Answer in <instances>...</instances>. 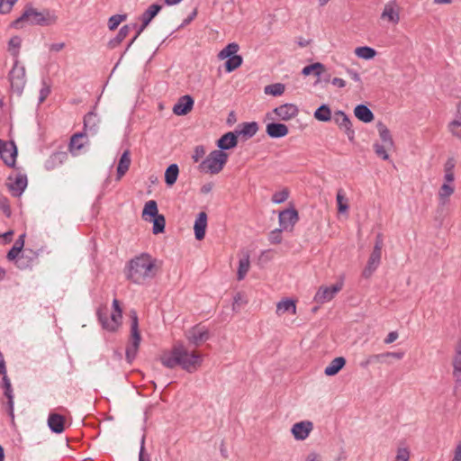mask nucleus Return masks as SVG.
Listing matches in <instances>:
<instances>
[{
    "instance_id": "nucleus-1",
    "label": "nucleus",
    "mask_w": 461,
    "mask_h": 461,
    "mask_svg": "<svg viewBox=\"0 0 461 461\" xmlns=\"http://www.w3.org/2000/svg\"><path fill=\"white\" fill-rule=\"evenodd\" d=\"M161 364L167 367L173 369L180 366L188 373H194L202 366L203 355L189 351L183 342L174 344L170 351H165L159 357Z\"/></svg>"
},
{
    "instance_id": "nucleus-2",
    "label": "nucleus",
    "mask_w": 461,
    "mask_h": 461,
    "mask_svg": "<svg viewBox=\"0 0 461 461\" xmlns=\"http://www.w3.org/2000/svg\"><path fill=\"white\" fill-rule=\"evenodd\" d=\"M156 259L148 253L131 259L126 266V278L134 284H142L156 276Z\"/></svg>"
},
{
    "instance_id": "nucleus-3",
    "label": "nucleus",
    "mask_w": 461,
    "mask_h": 461,
    "mask_svg": "<svg viewBox=\"0 0 461 461\" xmlns=\"http://www.w3.org/2000/svg\"><path fill=\"white\" fill-rule=\"evenodd\" d=\"M27 24L31 26L49 27L55 25L58 22V16L54 10L42 8L41 10L34 7L32 3H27L23 7Z\"/></svg>"
},
{
    "instance_id": "nucleus-4",
    "label": "nucleus",
    "mask_w": 461,
    "mask_h": 461,
    "mask_svg": "<svg viewBox=\"0 0 461 461\" xmlns=\"http://www.w3.org/2000/svg\"><path fill=\"white\" fill-rule=\"evenodd\" d=\"M131 319L130 338L125 350V358L129 364H131L137 357V353L141 342V334L139 328V317L136 310L131 309L129 312Z\"/></svg>"
},
{
    "instance_id": "nucleus-5",
    "label": "nucleus",
    "mask_w": 461,
    "mask_h": 461,
    "mask_svg": "<svg viewBox=\"0 0 461 461\" xmlns=\"http://www.w3.org/2000/svg\"><path fill=\"white\" fill-rule=\"evenodd\" d=\"M229 159V154L222 150L214 149L199 164L200 172L216 175L225 167Z\"/></svg>"
},
{
    "instance_id": "nucleus-6",
    "label": "nucleus",
    "mask_w": 461,
    "mask_h": 461,
    "mask_svg": "<svg viewBox=\"0 0 461 461\" xmlns=\"http://www.w3.org/2000/svg\"><path fill=\"white\" fill-rule=\"evenodd\" d=\"M19 64V59H14L13 68L8 73V79L11 90L21 95L26 84V77L24 66H20Z\"/></svg>"
},
{
    "instance_id": "nucleus-7",
    "label": "nucleus",
    "mask_w": 461,
    "mask_h": 461,
    "mask_svg": "<svg viewBox=\"0 0 461 461\" xmlns=\"http://www.w3.org/2000/svg\"><path fill=\"white\" fill-rule=\"evenodd\" d=\"M18 148L14 140L5 141L0 139V158L4 164L10 168L16 167Z\"/></svg>"
},
{
    "instance_id": "nucleus-8",
    "label": "nucleus",
    "mask_w": 461,
    "mask_h": 461,
    "mask_svg": "<svg viewBox=\"0 0 461 461\" xmlns=\"http://www.w3.org/2000/svg\"><path fill=\"white\" fill-rule=\"evenodd\" d=\"M382 246L383 241L380 239V236L378 235L373 251L371 252L369 258L367 260L366 266L365 267L362 272L363 277L368 279L369 277L372 276V275L379 267L381 263Z\"/></svg>"
},
{
    "instance_id": "nucleus-9",
    "label": "nucleus",
    "mask_w": 461,
    "mask_h": 461,
    "mask_svg": "<svg viewBox=\"0 0 461 461\" xmlns=\"http://www.w3.org/2000/svg\"><path fill=\"white\" fill-rule=\"evenodd\" d=\"M299 219V212L292 203L288 208L279 212V226L286 231H292Z\"/></svg>"
},
{
    "instance_id": "nucleus-10",
    "label": "nucleus",
    "mask_w": 461,
    "mask_h": 461,
    "mask_svg": "<svg viewBox=\"0 0 461 461\" xmlns=\"http://www.w3.org/2000/svg\"><path fill=\"white\" fill-rule=\"evenodd\" d=\"M343 276H340L335 284L330 286H321L314 295V302L324 303L330 302L343 288Z\"/></svg>"
},
{
    "instance_id": "nucleus-11",
    "label": "nucleus",
    "mask_w": 461,
    "mask_h": 461,
    "mask_svg": "<svg viewBox=\"0 0 461 461\" xmlns=\"http://www.w3.org/2000/svg\"><path fill=\"white\" fill-rule=\"evenodd\" d=\"M185 338L190 345L199 347L211 338V333L205 326L196 324L185 332Z\"/></svg>"
},
{
    "instance_id": "nucleus-12",
    "label": "nucleus",
    "mask_w": 461,
    "mask_h": 461,
    "mask_svg": "<svg viewBox=\"0 0 461 461\" xmlns=\"http://www.w3.org/2000/svg\"><path fill=\"white\" fill-rule=\"evenodd\" d=\"M47 424L50 432H64L71 425V420L56 411H50L48 416Z\"/></svg>"
},
{
    "instance_id": "nucleus-13",
    "label": "nucleus",
    "mask_w": 461,
    "mask_h": 461,
    "mask_svg": "<svg viewBox=\"0 0 461 461\" xmlns=\"http://www.w3.org/2000/svg\"><path fill=\"white\" fill-rule=\"evenodd\" d=\"M194 99L190 95H185L178 98L173 106V113L178 116L188 114L194 108Z\"/></svg>"
},
{
    "instance_id": "nucleus-14",
    "label": "nucleus",
    "mask_w": 461,
    "mask_h": 461,
    "mask_svg": "<svg viewBox=\"0 0 461 461\" xmlns=\"http://www.w3.org/2000/svg\"><path fill=\"white\" fill-rule=\"evenodd\" d=\"M258 129L259 126L257 122H245L238 124L234 131L242 141H246L255 136Z\"/></svg>"
},
{
    "instance_id": "nucleus-15",
    "label": "nucleus",
    "mask_w": 461,
    "mask_h": 461,
    "mask_svg": "<svg viewBox=\"0 0 461 461\" xmlns=\"http://www.w3.org/2000/svg\"><path fill=\"white\" fill-rule=\"evenodd\" d=\"M239 137L235 131H227L222 134L217 140L216 146L219 150L226 152V150L233 149L238 146Z\"/></svg>"
},
{
    "instance_id": "nucleus-16",
    "label": "nucleus",
    "mask_w": 461,
    "mask_h": 461,
    "mask_svg": "<svg viewBox=\"0 0 461 461\" xmlns=\"http://www.w3.org/2000/svg\"><path fill=\"white\" fill-rule=\"evenodd\" d=\"M0 375H2L1 386L4 390V395L7 398L8 414L12 418V420H14V393L11 381L6 373L0 374Z\"/></svg>"
},
{
    "instance_id": "nucleus-17",
    "label": "nucleus",
    "mask_w": 461,
    "mask_h": 461,
    "mask_svg": "<svg viewBox=\"0 0 461 461\" xmlns=\"http://www.w3.org/2000/svg\"><path fill=\"white\" fill-rule=\"evenodd\" d=\"M28 185V178L25 174H18L14 182L6 184L14 197H20L25 191Z\"/></svg>"
},
{
    "instance_id": "nucleus-18",
    "label": "nucleus",
    "mask_w": 461,
    "mask_h": 461,
    "mask_svg": "<svg viewBox=\"0 0 461 461\" xmlns=\"http://www.w3.org/2000/svg\"><path fill=\"white\" fill-rule=\"evenodd\" d=\"M273 113L276 114L282 121H289L298 115L299 109L294 104H284L276 107Z\"/></svg>"
},
{
    "instance_id": "nucleus-19",
    "label": "nucleus",
    "mask_w": 461,
    "mask_h": 461,
    "mask_svg": "<svg viewBox=\"0 0 461 461\" xmlns=\"http://www.w3.org/2000/svg\"><path fill=\"white\" fill-rule=\"evenodd\" d=\"M266 133L271 139H279L285 137L289 133V129L285 123L271 122L266 126Z\"/></svg>"
},
{
    "instance_id": "nucleus-20",
    "label": "nucleus",
    "mask_w": 461,
    "mask_h": 461,
    "mask_svg": "<svg viewBox=\"0 0 461 461\" xmlns=\"http://www.w3.org/2000/svg\"><path fill=\"white\" fill-rule=\"evenodd\" d=\"M38 257V251L26 248L20 256V260H17V267L20 269L32 268Z\"/></svg>"
},
{
    "instance_id": "nucleus-21",
    "label": "nucleus",
    "mask_w": 461,
    "mask_h": 461,
    "mask_svg": "<svg viewBox=\"0 0 461 461\" xmlns=\"http://www.w3.org/2000/svg\"><path fill=\"white\" fill-rule=\"evenodd\" d=\"M208 216L205 212H200L194 221V230L196 240H203L207 229Z\"/></svg>"
},
{
    "instance_id": "nucleus-22",
    "label": "nucleus",
    "mask_w": 461,
    "mask_h": 461,
    "mask_svg": "<svg viewBox=\"0 0 461 461\" xmlns=\"http://www.w3.org/2000/svg\"><path fill=\"white\" fill-rule=\"evenodd\" d=\"M162 5L154 3L150 5L140 16L143 27H148L152 20L158 14L162 9Z\"/></svg>"
},
{
    "instance_id": "nucleus-23",
    "label": "nucleus",
    "mask_w": 461,
    "mask_h": 461,
    "mask_svg": "<svg viewBox=\"0 0 461 461\" xmlns=\"http://www.w3.org/2000/svg\"><path fill=\"white\" fill-rule=\"evenodd\" d=\"M100 120L97 118L96 113L94 111L88 112L84 116V128L83 131L86 133L88 131L92 135H95L98 132V123Z\"/></svg>"
},
{
    "instance_id": "nucleus-24",
    "label": "nucleus",
    "mask_w": 461,
    "mask_h": 461,
    "mask_svg": "<svg viewBox=\"0 0 461 461\" xmlns=\"http://www.w3.org/2000/svg\"><path fill=\"white\" fill-rule=\"evenodd\" d=\"M68 158L66 151H55L45 161V168L47 170H53L57 167L62 165Z\"/></svg>"
},
{
    "instance_id": "nucleus-25",
    "label": "nucleus",
    "mask_w": 461,
    "mask_h": 461,
    "mask_svg": "<svg viewBox=\"0 0 461 461\" xmlns=\"http://www.w3.org/2000/svg\"><path fill=\"white\" fill-rule=\"evenodd\" d=\"M131 166V152L129 149H125L121 155L117 168H116V180L119 181L129 170Z\"/></svg>"
},
{
    "instance_id": "nucleus-26",
    "label": "nucleus",
    "mask_w": 461,
    "mask_h": 461,
    "mask_svg": "<svg viewBox=\"0 0 461 461\" xmlns=\"http://www.w3.org/2000/svg\"><path fill=\"white\" fill-rule=\"evenodd\" d=\"M447 128L453 136L461 140V100L456 104L455 119L448 123Z\"/></svg>"
},
{
    "instance_id": "nucleus-27",
    "label": "nucleus",
    "mask_w": 461,
    "mask_h": 461,
    "mask_svg": "<svg viewBox=\"0 0 461 461\" xmlns=\"http://www.w3.org/2000/svg\"><path fill=\"white\" fill-rule=\"evenodd\" d=\"M276 314L281 315L285 312L294 314L296 312V300L289 297L283 298L276 304Z\"/></svg>"
},
{
    "instance_id": "nucleus-28",
    "label": "nucleus",
    "mask_w": 461,
    "mask_h": 461,
    "mask_svg": "<svg viewBox=\"0 0 461 461\" xmlns=\"http://www.w3.org/2000/svg\"><path fill=\"white\" fill-rule=\"evenodd\" d=\"M346 366V357H335L324 369V374L327 376H334Z\"/></svg>"
},
{
    "instance_id": "nucleus-29",
    "label": "nucleus",
    "mask_w": 461,
    "mask_h": 461,
    "mask_svg": "<svg viewBox=\"0 0 461 461\" xmlns=\"http://www.w3.org/2000/svg\"><path fill=\"white\" fill-rule=\"evenodd\" d=\"M355 116L365 123L371 122L374 120L373 112L363 104H357L354 109Z\"/></svg>"
},
{
    "instance_id": "nucleus-30",
    "label": "nucleus",
    "mask_w": 461,
    "mask_h": 461,
    "mask_svg": "<svg viewBox=\"0 0 461 461\" xmlns=\"http://www.w3.org/2000/svg\"><path fill=\"white\" fill-rule=\"evenodd\" d=\"M326 67L324 64L321 62H313L312 64H309L305 66L302 69V75L304 77H308L310 75L315 76L317 78H320L321 76L325 72Z\"/></svg>"
},
{
    "instance_id": "nucleus-31",
    "label": "nucleus",
    "mask_w": 461,
    "mask_h": 461,
    "mask_svg": "<svg viewBox=\"0 0 461 461\" xmlns=\"http://www.w3.org/2000/svg\"><path fill=\"white\" fill-rule=\"evenodd\" d=\"M178 176H179V167H178V165L176 164V163L170 164L166 168V171H165V174H164V179H165L166 185L168 187L173 186L176 184Z\"/></svg>"
},
{
    "instance_id": "nucleus-32",
    "label": "nucleus",
    "mask_w": 461,
    "mask_h": 461,
    "mask_svg": "<svg viewBox=\"0 0 461 461\" xmlns=\"http://www.w3.org/2000/svg\"><path fill=\"white\" fill-rule=\"evenodd\" d=\"M158 214H159V212H158V203L155 200H149L145 203L143 210H142V213H141V218L144 221H149V219H152Z\"/></svg>"
},
{
    "instance_id": "nucleus-33",
    "label": "nucleus",
    "mask_w": 461,
    "mask_h": 461,
    "mask_svg": "<svg viewBox=\"0 0 461 461\" xmlns=\"http://www.w3.org/2000/svg\"><path fill=\"white\" fill-rule=\"evenodd\" d=\"M313 117L322 122H330L332 119L331 109L329 104H321L314 112Z\"/></svg>"
},
{
    "instance_id": "nucleus-34",
    "label": "nucleus",
    "mask_w": 461,
    "mask_h": 461,
    "mask_svg": "<svg viewBox=\"0 0 461 461\" xmlns=\"http://www.w3.org/2000/svg\"><path fill=\"white\" fill-rule=\"evenodd\" d=\"M130 30L131 25L125 24L122 27H121L115 37H113L108 41L107 47L111 50H113L116 47H118L122 42V41L127 37V35L130 32Z\"/></svg>"
},
{
    "instance_id": "nucleus-35",
    "label": "nucleus",
    "mask_w": 461,
    "mask_h": 461,
    "mask_svg": "<svg viewBox=\"0 0 461 461\" xmlns=\"http://www.w3.org/2000/svg\"><path fill=\"white\" fill-rule=\"evenodd\" d=\"M376 128L378 130L379 137L382 142L385 144V146H387L388 148H393L394 142L392 138L391 132L389 129L386 127V125L382 122H378L376 124Z\"/></svg>"
},
{
    "instance_id": "nucleus-36",
    "label": "nucleus",
    "mask_w": 461,
    "mask_h": 461,
    "mask_svg": "<svg viewBox=\"0 0 461 461\" xmlns=\"http://www.w3.org/2000/svg\"><path fill=\"white\" fill-rule=\"evenodd\" d=\"M225 62L223 64L225 71L227 73H231L235 71L237 68H239L242 63H243V58L241 55H235L233 57H229L228 59H224Z\"/></svg>"
},
{
    "instance_id": "nucleus-37",
    "label": "nucleus",
    "mask_w": 461,
    "mask_h": 461,
    "mask_svg": "<svg viewBox=\"0 0 461 461\" xmlns=\"http://www.w3.org/2000/svg\"><path fill=\"white\" fill-rule=\"evenodd\" d=\"M149 222H152V233L155 235L161 234L165 232L166 229V218L163 214H158L152 219L148 221Z\"/></svg>"
},
{
    "instance_id": "nucleus-38",
    "label": "nucleus",
    "mask_w": 461,
    "mask_h": 461,
    "mask_svg": "<svg viewBox=\"0 0 461 461\" xmlns=\"http://www.w3.org/2000/svg\"><path fill=\"white\" fill-rule=\"evenodd\" d=\"M453 376L456 381V388L461 384V352L456 351L453 358Z\"/></svg>"
},
{
    "instance_id": "nucleus-39",
    "label": "nucleus",
    "mask_w": 461,
    "mask_h": 461,
    "mask_svg": "<svg viewBox=\"0 0 461 461\" xmlns=\"http://www.w3.org/2000/svg\"><path fill=\"white\" fill-rule=\"evenodd\" d=\"M240 50V46L236 42L228 43L219 53L218 58L221 60H224L229 57H233L237 55V52Z\"/></svg>"
},
{
    "instance_id": "nucleus-40",
    "label": "nucleus",
    "mask_w": 461,
    "mask_h": 461,
    "mask_svg": "<svg viewBox=\"0 0 461 461\" xmlns=\"http://www.w3.org/2000/svg\"><path fill=\"white\" fill-rule=\"evenodd\" d=\"M86 136V133L84 131H82L74 133L70 137L69 143H68V149L72 154H75V150H79L83 148L84 144L79 143L78 141L80 139H82Z\"/></svg>"
},
{
    "instance_id": "nucleus-41",
    "label": "nucleus",
    "mask_w": 461,
    "mask_h": 461,
    "mask_svg": "<svg viewBox=\"0 0 461 461\" xmlns=\"http://www.w3.org/2000/svg\"><path fill=\"white\" fill-rule=\"evenodd\" d=\"M355 54L360 59L369 60L375 57L376 50L369 46H359L355 49Z\"/></svg>"
},
{
    "instance_id": "nucleus-42",
    "label": "nucleus",
    "mask_w": 461,
    "mask_h": 461,
    "mask_svg": "<svg viewBox=\"0 0 461 461\" xmlns=\"http://www.w3.org/2000/svg\"><path fill=\"white\" fill-rule=\"evenodd\" d=\"M22 46V38L18 35L13 36L8 41V50L14 59H18L20 48Z\"/></svg>"
},
{
    "instance_id": "nucleus-43",
    "label": "nucleus",
    "mask_w": 461,
    "mask_h": 461,
    "mask_svg": "<svg viewBox=\"0 0 461 461\" xmlns=\"http://www.w3.org/2000/svg\"><path fill=\"white\" fill-rule=\"evenodd\" d=\"M96 316L104 330L109 327L108 308L106 305H100L96 310Z\"/></svg>"
},
{
    "instance_id": "nucleus-44",
    "label": "nucleus",
    "mask_w": 461,
    "mask_h": 461,
    "mask_svg": "<svg viewBox=\"0 0 461 461\" xmlns=\"http://www.w3.org/2000/svg\"><path fill=\"white\" fill-rule=\"evenodd\" d=\"M285 90V86L282 83H275L271 85H267L264 92L266 95H273V96H280L284 94Z\"/></svg>"
},
{
    "instance_id": "nucleus-45",
    "label": "nucleus",
    "mask_w": 461,
    "mask_h": 461,
    "mask_svg": "<svg viewBox=\"0 0 461 461\" xmlns=\"http://www.w3.org/2000/svg\"><path fill=\"white\" fill-rule=\"evenodd\" d=\"M313 429V423L310 420H302L294 423L290 429V432H311Z\"/></svg>"
},
{
    "instance_id": "nucleus-46",
    "label": "nucleus",
    "mask_w": 461,
    "mask_h": 461,
    "mask_svg": "<svg viewBox=\"0 0 461 461\" xmlns=\"http://www.w3.org/2000/svg\"><path fill=\"white\" fill-rule=\"evenodd\" d=\"M382 18H386L388 21L393 23H398L399 22V13L391 5H386L383 13Z\"/></svg>"
},
{
    "instance_id": "nucleus-47",
    "label": "nucleus",
    "mask_w": 461,
    "mask_h": 461,
    "mask_svg": "<svg viewBox=\"0 0 461 461\" xmlns=\"http://www.w3.org/2000/svg\"><path fill=\"white\" fill-rule=\"evenodd\" d=\"M455 188L453 185L444 183L439 189L438 196L442 204H445L448 197L454 193Z\"/></svg>"
},
{
    "instance_id": "nucleus-48",
    "label": "nucleus",
    "mask_w": 461,
    "mask_h": 461,
    "mask_svg": "<svg viewBox=\"0 0 461 461\" xmlns=\"http://www.w3.org/2000/svg\"><path fill=\"white\" fill-rule=\"evenodd\" d=\"M249 256H247L246 258L240 259V262H239V267H238V271H237V279L239 281H241L244 279L245 276L247 275V273L249 271Z\"/></svg>"
},
{
    "instance_id": "nucleus-49",
    "label": "nucleus",
    "mask_w": 461,
    "mask_h": 461,
    "mask_svg": "<svg viewBox=\"0 0 461 461\" xmlns=\"http://www.w3.org/2000/svg\"><path fill=\"white\" fill-rule=\"evenodd\" d=\"M410 456L411 453L408 447H405L404 443L402 442L397 448L396 456L393 461H409Z\"/></svg>"
},
{
    "instance_id": "nucleus-50",
    "label": "nucleus",
    "mask_w": 461,
    "mask_h": 461,
    "mask_svg": "<svg viewBox=\"0 0 461 461\" xmlns=\"http://www.w3.org/2000/svg\"><path fill=\"white\" fill-rule=\"evenodd\" d=\"M387 149H389L385 144L384 143H378L375 142L374 144V150L376 154V156L383 160H388L389 159V154L387 153Z\"/></svg>"
},
{
    "instance_id": "nucleus-51",
    "label": "nucleus",
    "mask_w": 461,
    "mask_h": 461,
    "mask_svg": "<svg viewBox=\"0 0 461 461\" xmlns=\"http://www.w3.org/2000/svg\"><path fill=\"white\" fill-rule=\"evenodd\" d=\"M23 249L18 247L12 246L6 254V259L10 262H14L17 267V260H20V256L23 253Z\"/></svg>"
},
{
    "instance_id": "nucleus-52",
    "label": "nucleus",
    "mask_w": 461,
    "mask_h": 461,
    "mask_svg": "<svg viewBox=\"0 0 461 461\" xmlns=\"http://www.w3.org/2000/svg\"><path fill=\"white\" fill-rule=\"evenodd\" d=\"M337 205L339 214L346 213V201L344 195V190L339 188L337 193Z\"/></svg>"
},
{
    "instance_id": "nucleus-53",
    "label": "nucleus",
    "mask_w": 461,
    "mask_h": 461,
    "mask_svg": "<svg viewBox=\"0 0 461 461\" xmlns=\"http://www.w3.org/2000/svg\"><path fill=\"white\" fill-rule=\"evenodd\" d=\"M248 301L245 298L244 294L242 293H237L233 297V303H232V309L235 312H238L240 310V308L246 304Z\"/></svg>"
},
{
    "instance_id": "nucleus-54",
    "label": "nucleus",
    "mask_w": 461,
    "mask_h": 461,
    "mask_svg": "<svg viewBox=\"0 0 461 461\" xmlns=\"http://www.w3.org/2000/svg\"><path fill=\"white\" fill-rule=\"evenodd\" d=\"M289 197V190L287 188H284L283 190L279 192H276L272 195V202L274 203H282L285 202Z\"/></svg>"
},
{
    "instance_id": "nucleus-55",
    "label": "nucleus",
    "mask_w": 461,
    "mask_h": 461,
    "mask_svg": "<svg viewBox=\"0 0 461 461\" xmlns=\"http://www.w3.org/2000/svg\"><path fill=\"white\" fill-rule=\"evenodd\" d=\"M0 210L4 212L5 217L10 218L12 215V210L9 203V199L0 194Z\"/></svg>"
},
{
    "instance_id": "nucleus-56",
    "label": "nucleus",
    "mask_w": 461,
    "mask_h": 461,
    "mask_svg": "<svg viewBox=\"0 0 461 461\" xmlns=\"http://www.w3.org/2000/svg\"><path fill=\"white\" fill-rule=\"evenodd\" d=\"M122 318L117 316V313L112 312L111 313V321L112 322H109V327L106 330L110 332H116L119 329V327L122 325Z\"/></svg>"
},
{
    "instance_id": "nucleus-57",
    "label": "nucleus",
    "mask_w": 461,
    "mask_h": 461,
    "mask_svg": "<svg viewBox=\"0 0 461 461\" xmlns=\"http://www.w3.org/2000/svg\"><path fill=\"white\" fill-rule=\"evenodd\" d=\"M285 230L281 227L278 229H275L270 231L268 235V240L271 244H280L282 242V231Z\"/></svg>"
},
{
    "instance_id": "nucleus-58",
    "label": "nucleus",
    "mask_w": 461,
    "mask_h": 461,
    "mask_svg": "<svg viewBox=\"0 0 461 461\" xmlns=\"http://www.w3.org/2000/svg\"><path fill=\"white\" fill-rule=\"evenodd\" d=\"M51 91V86L49 84L45 79H42V87L40 90V95H39V104H42Z\"/></svg>"
},
{
    "instance_id": "nucleus-59",
    "label": "nucleus",
    "mask_w": 461,
    "mask_h": 461,
    "mask_svg": "<svg viewBox=\"0 0 461 461\" xmlns=\"http://www.w3.org/2000/svg\"><path fill=\"white\" fill-rule=\"evenodd\" d=\"M17 1L18 0H0V14H7L11 13Z\"/></svg>"
},
{
    "instance_id": "nucleus-60",
    "label": "nucleus",
    "mask_w": 461,
    "mask_h": 461,
    "mask_svg": "<svg viewBox=\"0 0 461 461\" xmlns=\"http://www.w3.org/2000/svg\"><path fill=\"white\" fill-rule=\"evenodd\" d=\"M332 119L334 120L335 123L338 124L340 128H346V113L344 111H336L334 115L332 116Z\"/></svg>"
},
{
    "instance_id": "nucleus-61",
    "label": "nucleus",
    "mask_w": 461,
    "mask_h": 461,
    "mask_svg": "<svg viewBox=\"0 0 461 461\" xmlns=\"http://www.w3.org/2000/svg\"><path fill=\"white\" fill-rule=\"evenodd\" d=\"M23 23H27V18L24 10L23 9L21 15L14 20L9 26L14 29H22L23 27Z\"/></svg>"
},
{
    "instance_id": "nucleus-62",
    "label": "nucleus",
    "mask_w": 461,
    "mask_h": 461,
    "mask_svg": "<svg viewBox=\"0 0 461 461\" xmlns=\"http://www.w3.org/2000/svg\"><path fill=\"white\" fill-rule=\"evenodd\" d=\"M205 154V149L203 145H197L194 148V154L192 156V158L194 162H198L201 158H203Z\"/></svg>"
},
{
    "instance_id": "nucleus-63",
    "label": "nucleus",
    "mask_w": 461,
    "mask_h": 461,
    "mask_svg": "<svg viewBox=\"0 0 461 461\" xmlns=\"http://www.w3.org/2000/svg\"><path fill=\"white\" fill-rule=\"evenodd\" d=\"M146 435L143 434L140 441V449L139 453V461H150L149 455L146 454L145 451V437Z\"/></svg>"
},
{
    "instance_id": "nucleus-64",
    "label": "nucleus",
    "mask_w": 461,
    "mask_h": 461,
    "mask_svg": "<svg viewBox=\"0 0 461 461\" xmlns=\"http://www.w3.org/2000/svg\"><path fill=\"white\" fill-rule=\"evenodd\" d=\"M197 8H194L193 10V12L183 21V23L176 28V30H180L184 27H185L186 25H188L189 23H191L194 19L195 17L197 16Z\"/></svg>"
}]
</instances>
